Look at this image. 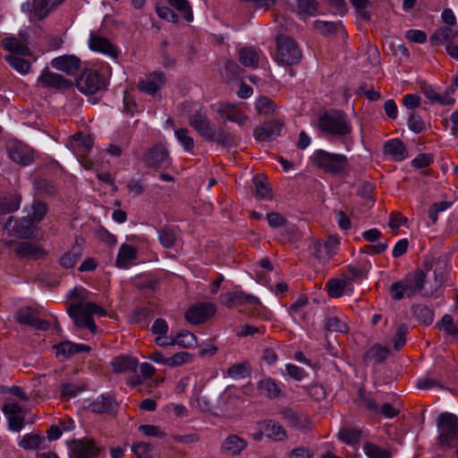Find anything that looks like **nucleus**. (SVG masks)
<instances>
[{
	"label": "nucleus",
	"instance_id": "obj_23",
	"mask_svg": "<svg viewBox=\"0 0 458 458\" xmlns=\"http://www.w3.org/2000/svg\"><path fill=\"white\" fill-rule=\"evenodd\" d=\"M51 65L58 71L73 75L80 69L81 60L74 55H64L54 58Z\"/></svg>",
	"mask_w": 458,
	"mask_h": 458
},
{
	"label": "nucleus",
	"instance_id": "obj_39",
	"mask_svg": "<svg viewBox=\"0 0 458 458\" xmlns=\"http://www.w3.org/2000/svg\"><path fill=\"white\" fill-rule=\"evenodd\" d=\"M116 407V403L111 396L102 395L90 404V409L96 413L112 412Z\"/></svg>",
	"mask_w": 458,
	"mask_h": 458
},
{
	"label": "nucleus",
	"instance_id": "obj_21",
	"mask_svg": "<svg viewBox=\"0 0 458 458\" xmlns=\"http://www.w3.org/2000/svg\"><path fill=\"white\" fill-rule=\"evenodd\" d=\"M220 299L221 302L230 309L244 304H259V301L256 296L245 293L243 292L227 293L222 294Z\"/></svg>",
	"mask_w": 458,
	"mask_h": 458
},
{
	"label": "nucleus",
	"instance_id": "obj_27",
	"mask_svg": "<svg viewBox=\"0 0 458 458\" xmlns=\"http://www.w3.org/2000/svg\"><path fill=\"white\" fill-rule=\"evenodd\" d=\"M283 123L279 121L265 124L264 126L258 127L253 131V136L257 140H273L280 135Z\"/></svg>",
	"mask_w": 458,
	"mask_h": 458
},
{
	"label": "nucleus",
	"instance_id": "obj_8",
	"mask_svg": "<svg viewBox=\"0 0 458 458\" xmlns=\"http://www.w3.org/2000/svg\"><path fill=\"white\" fill-rule=\"evenodd\" d=\"M6 153L8 157L14 163L28 166L35 160V152L23 142L13 140L6 144Z\"/></svg>",
	"mask_w": 458,
	"mask_h": 458
},
{
	"label": "nucleus",
	"instance_id": "obj_22",
	"mask_svg": "<svg viewBox=\"0 0 458 458\" xmlns=\"http://www.w3.org/2000/svg\"><path fill=\"white\" fill-rule=\"evenodd\" d=\"M216 112L224 118V122L230 121L239 125H243L249 117L239 110L234 105L229 103H220L216 106Z\"/></svg>",
	"mask_w": 458,
	"mask_h": 458
},
{
	"label": "nucleus",
	"instance_id": "obj_10",
	"mask_svg": "<svg viewBox=\"0 0 458 458\" xmlns=\"http://www.w3.org/2000/svg\"><path fill=\"white\" fill-rule=\"evenodd\" d=\"M14 318L21 325L38 330H47L49 328V323L40 318L39 310L30 306L18 310L14 314Z\"/></svg>",
	"mask_w": 458,
	"mask_h": 458
},
{
	"label": "nucleus",
	"instance_id": "obj_59",
	"mask_svg": "<svg viewBox=\"0 0 458 458\" xmlns=\"http://www.w3.org/2000/svg\"><path fill=\"white\" fill-rule=\"evenodd\" d=\"M340 27V23L333 21H316L314 22V28L325 36L335 34Z\"/></svg>",
	"mask_w": 458,
	"mask_h": 458
},
{
	"label": "nucleus",
	"instance_id": "obj_55",
	"mask_svg": "<svg viewBox=\"0 0 458 458\" xmlns=\"http://www.w3.org/2000/svg\"><path fill=\"white\" fill-rule=\"evenodd\" d=\"M424 95L431 102H436L440 105H445V106L447 105L448 106V105H453L455 102L454 98H451L448 94L440 95L432 89H425Z\"/></svg>",
	"mask_w": 458,
	"mask_h": 458
},
{
	"label": "nucleus",
	"instance_id": "obj_9",
	"mask_svg": "<svg viewBox=\"0 0 458 458\" xmlns=\"http://www.w3.org/2000/svg\"><path fill=\"white\" fill-rule=\"evenodd\" d=\"M4 229L10 235L20 239H31L35 237L38 227L26 216L20 219L10 216L4 225Z\"/></svg>",
	"mask_w": 458,
	"mask_h": 458
},
{
	"label": "nucleus",
	"instance_id": "obj_40",
	"mask_svg": "<svg viewBox=\"0 0 458 458\" xmlns=\"http://www.w3.org/2000/svg\"><path fill=\"white\" fill-rule=\"evenodd\" d=\"M167 2L185 21L190 22L193 20L192 9L188 0H167Z\"/></svg>",
	"mask_w": 458,
	"mask_h": 458
},
{
	"label": "nucleus",
	"instance_id": "obj_63",
	"mask_svg": "<svg viewBox=\"0 0 458 458\" xmlns=\"http://www.w3.org/2000/svg\"><path fill=\"white\" fill-rule=\"evenodd\" d=\"M256 107L260 114H268L275 111L276 104L267 97H260L257 100Z\"/></svg>",
	"mask_w": 458,
	"mask_h": 458
},
{
	"label": "nucleus",
	"instance_id": "obj_37",
	"mask_svg": "<svg viewBox=\"0 0 458 458\" xmlns=\"http://www.w3.org/2000/svg\"><path fill=\"white\" fill-rule=\"evenodd\" d=\"M57 353L63 354L65 358H68L75 353L89 352L91 348L90 346L83 344H73L70 342L63 343L57 345Z\"/></svg>",
	"mask_w": 458,
	"mask_h": 458
},
{
	"label": "nucleus",
	"instance_id": "obj_46",
	"mask_svg": "<svg viewBox=\"0 0 458 458\" xmlns=\"http://www.w3.org/2000/svg\"><path fill=\"white\" fill-rule=\"evenodd\" d=\"M325 328L330 332L346 333L348 327L346 322L339 317L329 316L325 319Z\"/></svg>",
	"mask_w": 458,
	"mask_h": 458
},
{
	"label": "nucleus",
	"instance_id": "obj_42",
	"mask_svg": "<svg viewBox=\"0 0 458 458\" xmlns=\"http://www.w3.org/2000/svg\"><path fill=\"white\" fill-rule=\"evenodd\" d=\"M365 454L369 458H391L392 453L389 449L383 448L376 444L368 442L363 445Z\"/></svg>",
	"mask_w": 458,
	"mask_h": 458
},
{
	"label": "nucleus",
	"instance_id": "obj_11",
	"mask_svg": "<svg viewBox=\"0 0 458 458\" xmlns=\"http://www.w3.org/2000/svg\"><path fill=\"white\" fill-rule=\"evenodd\" d=\"M339 242L329 237L327 240H317L310 246V253L319 261H326L336 253Z\"/></svg>",
	"mask_w": 458,
	"mask_h": 458
},
{
	"label": "nucleus",
	"instance_id": "obj_20",
	"mask_svg": "<svg viewBox=\"0 0 458 458\" xmlns=\"http://www.w3.org/2000/svg\"><path fill=\"white\" fill-rule=\"evenodd\" d=\"M19 36V38H4L1 42L3 48L10 52L11 55H30V51L28 47L26 33H21Z\"/></svg>",
	"mask_w": 458,
	"mask_h": 458
},
{
	"label": "nucleus",
	"instance_id": "obj_36",
	"mask_svg": "<svg viewBox=\"0 0 458 458\" xmlns=\"http://www.w3.org/2000/svg\"><path fill=\"white\" fill-rule=\"evenodd\" d=\"M64 0H33V9L35 15L39 19H44L48 13Z\"/></svg>",
	"mask_w": 458,
	"mask_h": 458
},
{
	"label": "nucleus",
	"instance_id": "obj_33",
	"mask_svg": "<svg viewBox=\"0 0 458 458\" xmlns=\"http://www.w3.org/2000/svg\"><path fill=\"white\" fill-rule=\"evenodd\" d=\"M111 364L114 372H129L136 370L138 360L131 356H119L114 358Z\"/></svg>",
	"mask_w": 458,
	"mask_h": 458
},
{
	"label": "nucleus",
	"instance_id": "obj_28",
	"mask_svg": "<svg viewBox=\"0 0 458 458\" xmlns=\"http://www.w3.org/2000/svg\"><path fill=\"white\" fill-rule=\"evenodd\" d=\"M157 233L160 244L165 249H173L180 242L179 230L176 227L165 225Z\"/></svg>",
	"mask_w": 458,
	"mask_h": 458
},
{
	"label": "nucleus",
	"instance_id": "obj_14",
	"mask_svg": "<svg viewBox=\"0 0 458 458\" xmlns=\"http://www.w3.org/2000/svg\"><path fill=\"white\" fill-rule=\"evenodd\" d=\"M143 161L148 166L156 168L167 167L171 164L168 151L162 145L148 148L144 154Z\"/></svg>",
	"mask_w": 458,
	"mask_h": 458
},
{
	"label": "nucleus",
	"instance_id": "obj_13",
	"mask_svg": "<svg viewBox=\"0 0 458 458\" xmlns=\"http://www.w3.org/2000/svg\"><path fill=\"white\" fill-rule=\"evenodd\" d=\"M2 411L6 416L9 428L19 432L24 427L25 410L18 403H8L4 404Z\"/></svg>",
	"mask_w": 458,
	"mask_h": 458
},
{
	"label": "nucleus",
	"instance_id": "obj_18",
	"mask_svg": "<svg viewBox=\"0 0 458 458\" xmlns=\"http://www.w3.org/2000/svg\"><path fill=\"white\" fill-rule=\"evenodd\" d=\"M71 449L73 458H98L99 454V448L95 442L87 438L72 441Z\"/></svg>",
	"mask_w": 458,
	"mask_h": 458
},
{
	"label": "nucleus",
	"instance_id": "obj_26",
	"mask_svg": "<svg viewBox=\"0 0 458 458\" xmlns=\"http://www.w3.org/2000/svg\"><path fill=\"white\" fill-rule=\"evenodd\" d=\"M247 442L238 435H229L223 442L221 452L227 456L238 455L247 447Z\"/></svg>",
	"mask_w": 458,
	"mask_h": 458
},
{
	"label": "nucleus",
	"instance_id": "obj_62",
	"mask_svg": "<svg viewBox=\"0 0 458 458\" xmlns=\"http://www.w3.org/2000/svg\"><path fill=\"white\" fill-rule=\"evenodd\" d=\"M191 360V355L187 352H180L175 353L174 355L167 358L166 365L170 367L181 366L185 363L190 362Z\"/></svg>",
	"mask_w": 458,
	"mask_h": 458
},
{
	"label": "nucleus",
	"instance_id": "obj_32",
	"mask_svg": "<svg viewBox=\"0 0 458 458\" xmlns=\"http://www.w3.org/2000/svg\"><path fill=\"white\" fill-rule=\"evenodd\" d=\"M261 429L262 434L276 441L284 440L287 437L286 431L284 429V428L273 420L265 421Z\"/></svg>",
	"mask_w": 458,
	"mask_h": 458
},
{
	"label": "nucleus",
	"instance_id": "obj_61",
	"mask_svg": "<svg viewBox=\"0 0 458 458\" xmlns=\"http://www.w3.org/2000/svg\"><path fill=\"white\" fill-rule=\"evenodd\" d=\"M175 137L187 151H191L194 148V140L189 135L187 129L182 128L175 131Z\"/></svg>",
	"mask_w": 458,
	"mask_h": 458
},
{
	"label": "nucleus",
	"instance_id": "obj_56",
	"mask_svg": "<svg viewBox=\"0 0 458 458\" xmlns=\"http://www.w3.org/2000/svg\"><path fill=\"white\" fill-rule=\"evenodd\" d=\"M345 282L340 279H331L327 284V294L332 298H338L343 295Z\"/></svg>",
	"mask_w": 458,
	"mask_h": 458
},
{
	"label": "nucleus",
	"instance_id": "obj_41",
	"mask_svg": "<svg viewBox=\"0 0 458 458\" xmlns=\"http://www.w3.org/2000/svg\"><path fill=\"white\" fill-rule=\"evenodd\" d=\"M47 213V206L42 201H34L28 212L27 216L36 225L43 220Z\"/></svg>",
	"mask_w": 458,
	"mask_h": 458
},
{
	"label": "nucleus",
	"instance_id": "obj_64",
	"mask_svg": "<svg viewBox=\"0 0 458 458\" xmlns=\"http://www.w3.org/2000/svg\"><path fill=\"white\" fill-rule=\"evenodd\" d=\"M408 332V327L406 325L402 324L398 326L396 332L394 334L393 342L394 347L396 351L400 350L406 343L405 335Z\"/></svg>",
	"mask_w": 458,
	"mask_h": 458
},
{
	"label": "nucleus",
	"instance_id": "obj_43",
	"mask_svg": "<svg viewBox=\"0 0 458 458\" xmlns=\"http://www.w3.org/2000/svg\"><path fill=\"white\" fill-rule=\"evenodd\" d=\"M414 316L425 326H429L434 320L433 310L424 304H418L412 307Z\"/></svg>",
	"mask_w": 458,
	"mask_h": 458
},
{
	"label": "nucleus",
	"instance_id": "obj_3",
	"mask_svg": "<svg viewBox=\"0 0 458 458\" xmlns=\"http://www.w3.org/2000/svg\"><path fill=\"white\" fill-rule=\"evenodd\" d=\"M425 281V273L422 270H418L403 280L393 283L390 286L391 297L394 301H400L405 297L411 299L422 291Z\"/></svg>",
	"mask_w": 458,
	"mask_h": 458
},
{
	"label": "nucleus",
	"instance_id": "obj_25",
	"mask_svg": "<svg viewBox=\"0 0 458 458\" xmlns=\"http://www.w3.org/2000/svg\"><path fill=\"white\" fill-rule=\"evenodd\" d=\"M15 254L20 259H38L45 255V251L33 242H19L15 243Z\"/></svg>",
	"mask_w": 458,
	"mask_h": 458
},
{
	"label": "nucleus",
	"instance_id": "obj_51",
	"mask_svg": "<svg viewBox=\"0 0 458 458\" xmlns=\"http://www.w3.org/2000/svg\"><path fill=\"white\" fill-rule=\"evenodd\" d=\"M208 141H213L221 147L227 148L233 145V137L223 128H219L217 131H214V138Z\"/></svg>",
	"mask_w": 458,
	"mask_h": 458
},
{
	"label": "nucleus",
	"instance_id": "obj_12",
	"mask_svg": "<svg viewBox=\"0 0 458 458\" xmlns=\"http://www.w3.org/2000/svg\"><path fill=\"white\" fill-rule=\"evenodd\" d=\"M216 313V306L211 302H200L191 308L185 313V319L193 325L204 323Z\"/></svg>",
	"mask_w": 458,
	"mask_h": 458
},
{
	"label": "nucleus",
	"instance_id": "obj_60",
	"mask_svg": "<svg viewBox=\"0 0 458 458\" xmlns=\"http://www.w3.org/2000/svg\"><path fill=\"white\" fill-rule=\"evenodd\" d=\"M368 355L375 360L376 363H382L388 355V349L385 346L375 344L369 352Z\"/></svg>",
	"mask_w": 458,
	"mask_h": 458
},
{
	"label": "nucleus",
	"instance_id": "obj_34",
	"mask_svg": "<svg viewBox=\"0 0 458 458\" xmlns=\"http://www.w3.org/2000/svg\"><path fill=\"white\" fill-rule=\"evenodd\" d=\"M239 62L245 67L256 69L259 64V54L251 47H241L238 51Z\"/></svg>",
	"mask_w": 458,
	"mask_h": 458
},
{
	"label": "nucleus",
	"instance_id": "obj_24",
	"mask_svg": "<svg viewBox=\"0 0 458 458\" xmlns=\"http://www.w3.org/2000/svg\"><path fill=\"white\" fill-rule=\"evenodd\" d=\"M89 46L91 50L107 55L113 58L118 56L116 47L106 38L91 33L89 39Z\"/></svg>",
	"mask_w": 458,
	"mask_h": 458
},
{
	"label": "nucleus",
	"instance_id": "obj_15",
	"mask_svg": "<svg viewBox=\"0 0 458 458\" xmlns=\"http://www.w3.org/2000/svg\"><path fill=\"white\" fill-rule=\"evenodd\" d=\"M38 84L43 88L55 89H68L72 87V81L63 75L44 70L38 79Z\"/></svg>",
	"mask_w": 458,
	"mask_h": 458
},
{
	"label": "nucleus",
	"instance_id": "obj_50",
	"mask_svg": "<svg viewBox=\"0 0 458 458\" xmlns=\"http://www.w3.org/2000/svg\"><path fill=\"white\" fill-rule=\"evenodd\" d=\"M284 418L290 427L295 428L297 429L304 430L309 427V422L305 417L300 416L292 411L285 412Z\"/></svg>",
	"mask_w": 458,
	"mask_h": 458
},
{
	"label": "nucleus",
	"instance_id": "obj_45",
	"mask_svg": "<svg viewBox=\"0 0 458 458\" xmlns=\"http://www.w3.org/2000/svg\"><path fill=\"white\" fill-rule=\"evenodd\" d=\"M254 184H255V194L259 199H269L272 198L270 188L267 182V179L260 174H258L254 177Z\"/></svg>",
	"mask_w": 458,
	"mask_h": 458
},
{
	"label": "nucleus",
	"instance_id": "obj_31",
	"mask_svg": "<svg viewBox=\"0 0 458 458\" xmlns=\"http://www.w3.org/2000/svg\"><path fill=\"white\" fill-rule=\"evenodd\" d=\"M384 153L391 156L395 161H403L408 155L405 146L398 139L387 140L384 145Z\"/></svg>",
	"mask_w": 458,
	"mask_h": 458
},
{
	"label": "nucleus",
	"instance_id": "obj_6",
	"mask_svg": "<svg viewBox=\"0 0 458 458\" xmlns=\"http://www.w3.org/2000/svg\"><path fill=\"white\" fill-rule=\"evenodd\" d=\"M437 443L442 447L450 448L458 440V418L449 412H443L437 418Z\"/></svg>",
	"mask_w": 458,
	"mask_h": 458
},
{
	"label": "nucleus",
	"instance_id": "obj_29",
	"mask_svg": "<svg viewBox=\"0 0 458 458\" xmlns=\"http://www.w3.org/2000/svg\"><path fill=\"white\" fill-rule=\"evenodd\" d=\"M454 38H458V28L454 26H445L437 29L430 37L432 44L452 43Z\"/></svg>",
	"mask_w": 458,
	"mask_h": 458
},
{
	"label": "nucleus",
	"instance_id": "obj_58",
	"mask_svg": "<svg viewBox=\"0 0 458 458\" xmlns=\"http://www.w3.org/2000/svg\"><path fill=\"white\" fill-rule=\"evenodd\" d=\"M154 445L150 443H138L131 446V451L137 458H152Z\"/></svg>",
	"mask_w": 458,
	"mask_h": 458
},
{
	"label": "nucleus",
	"instance_id": "obj_4",
	"mask_svg": "<svg viewBox=\"0 0 458 458\" xmlns=\"http://www.w3.org/2000/svg\"><path fill=\"white\" fill-rule=\"evenodd\" d=\"M312 162L321 170L329 174H343L349 166L345 155L317 149L311 156Z\"/></svg>",
	"mask_w": 458,
	"mask_h": 458
},
{
	"label": "nucleus",
	"instance_id": "obj_19",
	"mask_svg": "<svg viewBox=\"0 0 458 458\" xmlns=\"http://www.w3.org/2000/svg\"><path fill=\"white\" fill-rule=\"evenodd\" d=\"M69 148L80 158L86 157L93 148V140L89 134L78 132L68 143Z\"/></svg>",
	"mask_w": 458,
	"mask_h": 458
},
{
	"label": "nucleus",
	"instance_id": "obj_7",
	"mask_svg": "<svg viewBox=\"0 0 458 458\" xmlns=\"http://www.w3.org/2000/svg\"><path fill=\"white\" fill-rule=\"evenodd\" d=\"M76 87L85 95H93L106 87L105 78L96 70H84L76 80Z\"/></svg>",
	"mask_w": 458,
	"mask_h": 458
},
{
	"label": "nucleus",
	"instance_id": "obj_38",
	"mask_svg": "<svg viewBox=\"0 0 458 458\" xmlns=\"http://www.w3.org/2000/svg\"><path fill=\"white\" fill-rule=\"evenodd\" d=\"M362 431L354 428H342L338 433L337 437L342 442L354 445L358 444L361 438Z\"/></svg>",
	"mask_w": 458,
	"mask_h": 458
},
{
	"label": "nucleus",
	"instance_id": "obj_5",
	"mask_svg": "<svg viewBox=\"0 0 458 458\" xmlns=\"http://www.w3.org/2000/svg\"><path fill=\"white\" fill-rule=\"evenodd\" d=\"M276 61L280 64L293 65L298 64L301 57V50L296 41L285 35L276 37Z\"/></svg>",
	"mask_w": 458,
	"mask_h": 458
},
{
	"label": "nucleus",
	"instance_id": "obj_53",
	"mask_svg": "<svg viewBox=\"0 0 458 458\" xmlns=\"http://www.w3.org/2000/svg\"><path fill=\"white\" fill-rule=\"evenodd\" d=\"M81 258V250L79 248H73L68 252L62 255L60 264L65 268H72Z\"/></svg>",
	"mask_w": 458,
	"mask_h": 458
},
{
	"label": "nucleus",
	"instance_id": "obj_49",
	"mask_svg": "<svg viewBox=\"0 0 458 458\" xmlns=\"http://www.w3.org/2000/svg\"><path fill=\"white\" fill-rule=\"evenodd\" d=\"M43 437L38 434H26L19 442V446L24 450L38 449L43 441Z\"/></svg>",
	"mask_w": 458,
	"mask_h": 458
},
{
	"label": "nucleus",
	"instance_id": "obj_17",
	"mask_svg": "<svg viewBox=\"0 0 458 458\" xmlns=\"http://www.w3.org/2000/svg\"><path fill=\"white\" fill-rule=\"evenodd\" d=\"M165 82V74L161 72H155L150 73L145 80H140L138 83V88L153 98H160L159 90Z\"/></svg>",
	"mask_w": 458,
	"mask_h": 458
},
{
	"label": "nucleus",
	"instance_id": "obj_47",
	"mask_svg": "<svg viewBox=\"0 0 458 458\" xmlns=\"http://www.w3.org/2000/svg\"><path fill=\"white\" fill-rule=\"evenodd\" d=\"M21 198L19 196H9L0 199V214H9L20 208Z\"/></svg>",
	"mask_w": 458,
	"mask_h": 458
},
{
	"label": "nucleus",
	"instance_id": "obj_44",
	"mask_svg": "<svg viewBox=\"0 0 458 458\" xmlns=\"http://www.w3.org/2000/svg\"><path fill=\"white\" fill-rule=\"evenodd\" d=\"M21 56L22 55H8L4 59L18 72L26 74L30 71V64Z\"/></svg>",
	"mask_w": 458,
	"mask_h": 458
},
{
	"label": "nucleus",
	"instance_id": "obj_35",
	"mask_svg": "<svg viewBox=\"0 0 458 458\" xmlns=\"http://www.w3.org/2000/svg\"><path fill=\"white\" fill-rule=\"evenodd\" d=\"M137 256V250L129 245V244H123L120 247V250L117 254L116 258V266L121 268H126L130 265V262L136 259Z\"/></svg>",
	"mask_w": 458,
	"mask_h": 458
},
{
	"label": "nucleus",
	"instance_id": "obj_48",
	"mask_svg": "<svg viewBox=\"0 0 458 458\" xmlns=\"http://www.w3.org/2000/svg\"><path fill=\"white\" fill-rule=\"evenodd\" d=\"M359 405L373 413L379 411V407L373 395L361 389L359 392Z\"/></svg>",
	"mask_w": 458,
	"mask_h": 458
},
{
	"label": "nucleus",
	"instance_id": "obj_54",
	"mask_svg": "<svg viewBox=\"0 0 458 458\" xmlns=\"http://www.w3.org/2000/svg\"><path fill=\"white\" fill-rule=\"evenodd\" d=\"M298 13L314 16L317 13L318 3L316 0H296Z\"/></svg>",
	"mask_w": 458,
	"mask_h": 458
},
{
	"label": "nucleus",
	"instance_id": "obj_52",
	"mask_svg": "<svg viewBox=\"0 0 458 458\" xmlns=\"http://www.w3.org/2000/svg\"><path fill=\"white\" fill-rule=\"evenodd\" d=\"M175 344L184 348H191L197 344V337L189 331L181 332L174 336Z\"/></svg>",
	"mask_w": 458,
	"mask_h": 458
},
{
	"label": "nucleus",
	"instance_id": "obj_1",
	"mask_svg": "<svg viewBox=\"0 0 458 458\" xmlns=\"http://www.w3.org/2000/svg\"><path fill=\"white\" fill-rule=\"evenodd\" d=\"M318 129L325 136L343 138L352 133V127L347 114L341 110L330 109L318 119Z\"/></svg>",
	"mask_w": 458,
	"mask_h": 458
},
{
	"label": "nucleus",
	"instance_id": "obj_16",
	"mask_svg": "<svg viewBox=\"0 0 458 458\" xmlns=\"http://www.w3.org/2000/svg\"><path fill=\"white\" fill-rule=\"evenodd\" d=\"M189 123L205 140L214 138V131L216 129L205 114L200 112L194 113L190 116Z\"/></svg>",
	"mask_w": 458,
	"mask_h": 458
},
{
	"label": "nucleus",
	"instance_id": "obj_2",
	"mask_svg": "<svg viewBox=\"0 0 458 458\" xmlns=\"http://www.w3.org/2000/svg\"><path fill=\"white\" fill-rule=\"evenodd\" d=\"M68 313L76 327L80 328L87 327L92 334H95L98 327L92 315L103 317L106 312L102 307L94 302L80 301L70 305Z\"/></svg>",
	"mask_w": 458,
	"mask_h": 458
},
{
	"label": "nucleus",
	"instance_id": "obj_57",
	"mask_svg": "<svg viewBox=\"0 0 458 458\" xmlns=\"http://www.w3.org/2000/svg\"><path fill=\"white\" fill-rule=\"evenodd\" d=\"M226 373L233 379L244 378L249 375V368L245 362L235 363L227 369Z\"/></svg>",
	"mask_w": 458,
	"mask_h": 458
},
{
	"label": "nucleus",
	"instance_id": "obj_30",
	"mask_svg": "<svg viewBox=\"0 0 458 458\" xmlns=\"http://www.w3.org/2000/svg\"><path fill=\"white\" fill-rule=\"evenodd\" d=\"M259 394L267 398H278L282 395V390L276 382L271 377H264L257 384Z\"/></svg>",
	"mask_w": 458,
	"mask_h": 458
}]
</instances>
